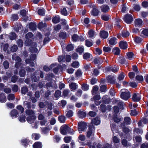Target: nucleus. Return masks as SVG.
I'll list each match as a JSON object with an SVG mask.
<instances>
[{
	"mask_svg": "<svg viewBox=\"0 0 148 148\" xmlns=\"http://www.w3.org/2000/svg\"><path fill=\"white\" fill-rule=\"evenodd\" d=\"M95 127L92 125H89L88 127V129L86 132V136L88 138L92 137L94 135Z\"/></svg>",
	"mask_w": 148,
	"mask_h": 148,
	"instance_id": "1",
	"label": "nucleus"
},
{
	"mask_svg": "<svg viewBox=\"0 0 148 148\" xmlns=\"http://www.w3.org/2000/svg\"><path fill=\"white\" fill-rule=\"evenodd\" d=\"M71 129L66 125H62L60 129V131L61 134L64 135H66L68 132H71Z\"/></svg>",
	"mask_w": 148,
	"mask_h": 148,
	"instance_id": "2",
	"label": "nucleus"
},
{
	"mask_svg": "<svg viewBox=\"0 0 148 148\" xmlns=\"http://www.w3.org/2000/svg\"><path fill=\"white\" fill-rule=\"evenodd\" d=\"M121 90L122 92L120 95L121 97L124 100H127L130 96L129 92L124 89H122Z\"/></svg>",
	"mask_w": 148,
	"mask_h": 148,
	"instance_id": "3",
	"label": "nucleus"
},
{
	"mask_svg": "<svg viewBox=\"0 0 148 148\" xmlns=\"http://www.w3.org/2000/svg\"><path fill=\"white\" fill-rule=\"evenodd\" d=\"M123 20L127 24H130L133 21V18L132 16L129 14H126L123 18Z\"/></svg>",
	"mask_w": 148,
	"mask_h": 148,
	"instance_id": "4",
	"label": "nucleus"
},
{
	"mask_svg": "<svg viewBox=\"0 0 148 148\" xmlns=\"http://www.w3.org/2000/svg\"><path fill=\"white\" fill-rule=\"evenodd\" d=\"M105 70L107 71H112L114 73H116L119 70V68L116 65L114 66L113 67L107 66Z\"/></svg>",
	"mask_w": 148,
	"mask_h": 148,
	"instance_id": "5",
	"label": "nucleus"
},
{
	"mask_svg": "<svg viewBox=\"0 0 148 148\" xmlns=\"http://www.w3.org/2000/svg\"><path fill=\"white\" fill-rule=\"evenodd\" d=\"M86 123L83 122H80L78 124V130L80 132L85 131L86 129Z\"/></svg>",
	"mask_w": 148,
	"mask_h": 148,
	"instance_id": "6",
	"label": "nucleus"
},
{
	"mask_svg": "<svg viewBox=\"0 0 148 148\" xmlns=\"http://www.w3.org/2000/svg\"><path fill=\"white\" fill-rule=\"evenodd\" d=\"M31 103L30 102H28L27 101H25L23 102V105L25 107L28 109H30L31 108L33 109L35 108L36 105L35 104L31 105Z\"/></svg>",
	"mask_w": 148,
	"mask_h": 148,
	"instance_id": "7",
	"label": "nucleus"
},
{
	"mask_svg": "<svg viewBox=\"0 0 148 148\" xmlns=\"http://www.w3.org/2000/svg\"><path fill=\"white\" fill-rule=\"evenodd\" d=\"M25 44L26 46H34L35 47H37L36 44L34 42H32L31 40L27 39L25 42Z\"/></svg>",
	"mask_w": 148,
	"mask_h": 148,
	"instance_id": "8",
	"label": "nucleus"
},
{
	"mask_svg": "<svg viewBox=\"0 0 148 148\" xmlns=\"http://www.w3.org/2000/svg\"><path fill=\"white\" fill-rule=\"evenodd\" d=\"M148 123V120L146 118H142L138 123V125L139 127L143 126L145 124Z\"/></svg>",
	"mask_w": 148,
	"mask_h": 148,
	"instance_id": "9",
	"label": "nucleus"
},
{
	"mask_svg": "<svg viewBox=\"0 0 148 148\" xmlns=\"http://www.w3.org/2000/svg\"><path fill=\"white\" fill-rule=\"evenodd\" d=\"M36 118V117L35 115H33L27 116L26 118V120L29 123H34Z\"/></svg>",
	"mask_w": 148,
	"mask_h": 148,
	"instance_id": "10",
	"label": "nucleus"
},
{
	"mask_svg": "<svg viewBox=\"0 0 148 148\" xmlns=\"http://www.w3.org/2000/svg\"><path fill=\"white\" fill-rule=\"evenodd\" d=\"M90 148H95V146L96 145V144L95 142L93 143L91 145L90 143H88L86 144ZM102 145L100 143H98L97 145V148H102Z\"/></svg>",
	"mask_w": 148,
	"mask_h": 148,
	"instance_id": "11",
	"label": "nucleus"
},
{
	"mask_svg": "<svg viewBox=\"0 0 148 148\" xmlns=\"http://www.w3.org/2000/svg\"><path fill=\"white\" fill-rule=\"evenodd\" d=\"M100 8L101 12L103 13L108 12L110 10L109 6L106 4L102 5L100 6Z\"/></svg>",
	"mask_w": 148,
	"mask_h": 148,
	"instance_id": "12",
	"label": "nucleus"
},
{
	"mask_svg": "<svg viewBox=\"0 0 148 148\" xmlns=\"http://www.w3.org/2000/svg\"><path fill=\"white\" fill-rule=\"evenodd\" d=\"M107 81L108 82L111 84H113L114 83L115 79L113 76L109 75L106 78Z\"/></svg>",
	"mask_w": 148,
	"mask_h": 148,
	"instance_id": "13",
	"label": "nucleus"
},
{
	"mask_svg": "<svg viewBox=\"0 0 148 148\" xmlns=\"http://www.w3.org/2000/svg\"><path fill=\"white\" fill-rule=\"evenodd\" d=\"M108 35V32L105 31H102L100 32V36L101 38L105 39L107 38Z\"/></svg>",
	"mask_w": 148,
	"mask_h": 148,
	"instance_id": "14",
	"label": "nucleus"
},
{
	"mask_svg": "<svg viewBox=\"0 0 148 148\" xmlns=\"http://www.w3.org/2000/svg\"><path fill=\"white\" fill-rule=\"evenodd\" d=\"M100 123V121L98 117H96L92 120L91 122V124L90 125H97Z\"/></svg>",
	"mask_w": 148,
	"mask_h": 148,
	"instance_id": "15",
	"label": "nucleus"
},
{
	"mask_svg": "<svg viewBox=\"0 0 148 148\" xmlns=\"http://www.w3.org/2000/svg\"><path fill=\"white\" fill-rule=\"evenodd\" d=\"M127 45L126 42L121 41L119 43V47L122 49H125L127 48Z\"/></svg>",
	"mask_w": 148,
	"mask_h": 148,
	"instance_id": "16",
	"label": "nucleus"
},
{
	"mask_svg": "<svg viewBox=\"0 0 148 148\" xmlns=\"http://www.w3.org/2000/svg\"><path fill=\"white\" fill-rule=\"evenodd\" d=\"M142 23L143 21L140 18L136 19L134 21L135 26L137 27H139L141 26Z\"/></svg>",
	"mask_w": 148,
	"mask_h": 148,
	"instance_id": "17",
	"label": "nucleus"
},
{
	"mask_svg": "<svg viewBox=\"0 0 148 148\" xmlns=\"http://www.w3.org/2000/svg\"><path fill=\"white\" fill-rule=\"evenodd\" d=\"M140 95L138 93H134L132 96L133 100L134 101H138L140 99Z\"/></svg>",
	"mask_w": 148,
	"mask_h": 148,
	"instance_id": "18",
	"label": "nucleus"
},
{
	"mask_svg": "<svg viewBox=\"0 0 148 148\" xmlns=\"http://www.w3.org/2000/svg\"><path fill=\"white\" fill-rule=\"evenodd\" d=\"M122 145L125 147H128L131 145L130 143H129L125 139H123L121 140Z\"/></svg>",
	"mask_w": 148,
	"mask_h": 148,
	"instance_id": "19",
	"label": "nucleus"
},
{
	"mask_svg": "<svg viewBox=\"0 0 148 148\" xmlns=\"http://www.w3.org/2000/svg\"><path fill=\"white\" fill-rule=\"evenodd\" d=\"M93 62L95 64H97L102 63L103 61L102 59L100 57L95 58L94 59Z\"/></svg>",
	"mask_w": 148,
	"mask_h": 148,
	"instance_id": "20",
	"label": "nucleus"
},
{
	"mask_svg": "<svg viewBox=\"0 0 148 148\" xmlns=\"http://www.w3.org/2000/svg\"><path fill=\"white\" fill-rule=\"evenodd\" d=\"M102 101L106 104H108L110 102V99L107 95L103 96L102 98Z\"/></svg>",
	"mask_w": 148,
	"mask_h": 148,
	"instance_id": "21",
	"label": "nucleus"
},
{
	"mask_svg": "<svg viewBox=\"0 0 148 148\" xmlns=\"http://www.w3.org/2000/svg\"><path fill=\"white\" fill-rule=\"evenodd\" d=\"M99 11L96 8H94L91 12V14L92 16H96L98 15Z\"/></svg>",
	"mask_w": 148,
	"mask_h": 148,
	"instance_id": "22",
	"label": "nucleus"
},
{
	"mask_svg": "<svg viewBox=\"0 0 148 148\" xmlns=\"http://www.w3.org/2000/svg\"><path fill=\"white\" fill-rule=\"evenodd\" d=\"M36 72H35L34 75H32L31 77V79L32 81H34V82H36L38 81L39 79V77L38 76H36Z\"/></svg>",
	"mask_w": 148,
	"mask_h": 148,
	"instance_id": "23",
	"label": "nucleus"
},
{
	"mask_svg": "<svg viewBox=\"0 0 148 148\" xmlns=\"http://www.w3.org/2000/svg\"><path fill=\"white\" fill-rule=\"evenodd\" d=\"M45 104L47 107V108L50 110H52L53 108V104L51 102L45 101Z\"/></svg>",
	"mask_w": 148,
	"mask_h": 148,
	"instance_id": "24",
	"label": "nucleus"
},
{
	"mask_svg": "<svg viewBox=\"0 0 148 148\" xmlns=\"http://www.w3.org/2000/svg\"><path fill=\"white\" fill-rule=\"evenodd\" d=\"M117 43V39L115 37L111 38L109 41V43L111 45H114Z\"/></svg>",
	"mask_w": 148,
	"mask_h": 148,
	"instance_id": "25",
	"label": "nucleus"
},
{
	"mask_svg": "<svg viewBox=\"0 0 148 148\" xmlns=\"http://www.w3.org/2000/svg\"><path fill=\"white\" fill-rule=\"evenodd\" d=\"M10 114L11 116L16 117L18 116V112L16 110L14 109L11 111Z\"/></svg>",
	"mask_w": 148,
	"mask_h": 148,
	"instance_id": "26",
	"label": "nucleus"
},
{
	"mask_svg": "<svg viewBox=\"0 0 148 148\" xmlns=\"http://www.w3.org/2000/svg\"><path fill=\"white\" fill-rule=\"evenodd\" d=\"M77 114L79 118H83L86 115V114L85 112L80 110L78 112Z\"/></svg>",
	"mask_w": 148,
	"mask_h": 148,
	"instance_id": "27",
	"label": "nucleus"
},
{
	"mask_svg": "<svg viewBox=\"0 0 148 148\" xmlns=\"http://www.w3.org/2000/svg\"><path fill=\"white\" fill-rule=\"evenodd\" d=\"M12 58L13 60H15L16 62H21V59L17 56L16 53H14L12 56Z\"/></svg>",
	"mask_w": 148,
	"mask_h": 148,
	"instance_id": "28",
	"label": "nucleus"
},
{
	"mask_svg": "<svg viewBox=\"0 0 148 148\" xmlns=\"http://www.w3.org/2000/svg\"><path fill=\"white\" fill-rule=\"evenodd\" d=\"M6 99L4 93L0 94V101L4 102L6 101Z\"/></svg>",
	"mask_w": 148,
	"mask_h": 148,
	"instance_id": "29",
	"label": "nucleus"
},
{
	"mask_svg": "<svg viewBox=\"0 0 148 148\" xmlns=\"http://www.w3.org/2000/svg\"><path fill=\"white\" fill-rule=\"evenodd\" d=\"M42 144L40 142H36L33 145L34 148H42Z\"/></svg>",
	"mask_w": 148,
	"mask_h": 148,
	"instance_id": "30",
	"label": "nucleus"
},
{
	"mask_svg": "<svg viewBox=\"0 0 148 148\" xmlns=\"http://www.w3.org/2000/svg\"><path fill=\"white\" fill-rule=\"evenodd\" d=\"M9 37L10 40H13L16 39V36L14 32H12L10 34Z\"/></svg>",
	"mask_w": 148,
	"mask_h": 148,
	"instance_id": "31",
	"label": "nucleus"
},
{
	"mask_svg": "<svg viewBox=\"0 0 148 148\" xmlns=\"http://www.w3.org/2000/svg\"><path fill=\"white\" fill-rule=\"evenodd\" d=\"M55 66V64H53L51 65L50 67H48L46 66H45L43 67V70L44 71L48 72L53 67Z\"/></svg>",
	"mask_w": 148,
	"mask_h": 148,
	"instance_id": "32",
	"label": "nucleus"
},
{
	"mask_svg": "<svg viewBox=\"0 0 148 148\" xmlns=\"http://www.w3.org/2000/svg\"><path fill=\"white\" fill-rule=\"evenodd\" d=\"M133 53L132 52H130L127 53L126 57L127 59L131 60L133 59Z\"/></svg>",
	"mask_w": 148,
	"mask_h": 148,
	"instance_id": "33",
	"label": "nucleus"
},
{
	"mask_svg": "<svg viewBox=\"0 0 148 148\" xmlns=\"http://www.w3.org/2000/svg\"><path fill=\"white\" fill-rule=\"evenodd\" d=\"M101 18L103 20L107 21L110 18V16L108 15L103 14L101 15Z\"/></svg>",
	"mask_w": 148,
	"mask_h": 148,
	"instance_id": "34",
	"label": "nucleus"
},
{
	"mask_svg": "<svg viewBox=\"0 0 148 148\" xmlns=\"http://www.w3.org/2000/svg\"><path fill=\"white\" fill-rule=\"evenodd\" d=\"M28 91V88L27 86H23L21 88V92L22 94L25 95Z\"/></svg>",
	"mask_w": 148,
	"mask_h": 148,
	"instance_id": "35",
	"label": "nucleus"
},
{
	"mask_svg": "<svg viewBox=\"0 0 148 148\" xmlns=\"http://www.w3.org/2000/svg\"><path fill=\"white\" fill-rule=\"evenodd\" d=\"M122 130L123 132L126 134L128 133L130 131V129L127 127H125L124 125H123Z\"/></svg>",
	"mask_w": 148,
	"mask_h": 148,
	"instance_id": "36",
	"label": "nucleus"
},
{
	"mask_svg": "<svg viewBox=\"0 0 148 148\" xmlns=\"http://www.w3.org/2000/svg\"><path fill=\"white\" fill-rule=\"evenodd\" d=\"M26 114L28 115H34L35 112L33 110L31 109H28L25 111Z\"/></svg>",
	"mask_w": 148,
	"mask_h": 148,
	"instance_id": "37",
	"label": "nucleus"
},
{
	"mask_svg": "<svg viewBox=\"0 0 148 148\" xmlns=\"http://www.w3.org/2000/svg\"><path fill=\"white\" fill-rule=\"evenodd\" d=\"M29 27L31 29L34 30L36 29V25L35 23H31L29 24Z\"/></svg>",
	"mask_w": 148,
	"mask_h": 148,
	"instance_id": "38",
	"label": "nucleus"
},
{
	"mask_svg": "<svg viewBox=\"0 0 148 148\" xmlns=\"http://www.w3.org/2000/svg\"><path fill=\"white\" fill-rule=\"evenodd\" d=\"M131 122V119L129 117H126L124 119V123L127 125L130 124Z\"/></svg>",
	"mask_w": 148,
	"mask_h": 148,
	"instance_id": "39",
	"label": "nucleus"
},
{
	"mask_svg": "<svg viewBox=\"0 0 148 148\" xmlns=\"http://www.w3.org/2000/svg\"><path fill=\"white\" fill-rule=\"evenodd\" d=\"M91 56V55L88 53H86L83 55V58L84 59L88 60L90 58V56Z\"/></svg>",
	"mask_w": 148,
	"mask_h": 148,
	"instance_id": "40",
	"label": "nucleus"
},
{
	"mask_svg": "<svg viewBox=\"0 0 148 148\" xmlns=\"http://www.w3.org/2000/svg\"><path fill=\"white\" fill-rule=\"evenodd\" d=\"M69 86L71 89V91H73L77 88V85L76 83H72L69 84Z\"/></svg>",
	"mask_w": 148,
	"mask_h": 148,
	"instance_id": "41",
	"label": "nucleus"
},
{
	"mask_svg": "<svg viewBox=\"0 0 148 148\" xmlns=\"http://www.w3.org/2000/svg\"><path fill=\"white\" fill-rule=\"evenodd\" d=\"M121 119L118 117L117 115H114L113 117V119L114 122L117 123L121 121Z\"/></svg>",
	"mask_w": 148,
	"mask_h": 148,
	"instance_id": "42",
	"label": "nucleus"
},
{
	"mask_svg": "<svg viewBox=\"0 0 148 148\" xmlns=\"http://www.w3.org/2000/svg\"><path fill=\"white\" fill-rule=\"evenodd\" d=\"M73 112L71 110H69L67 112V113L66 115L67 118H71L73 116Z\"/></svg>",
	"mask_w": 148,
	"mask_h": 148,
	"instance_id": "43",
	"label": "nucleus"
},
{
	"mask_svg": "<svg viewBox=\"0 0 148 148\" xmlns=\"http://www.w3.org/2000/svg\"><path fill=\"white\" fill-rule=\"evenodd\" d=\"M4 68L5 69H7L9 67V63L8 62L7 60H5L3 63Z\"/></svg>",
	"mask_w": 148,
	"mask_h": 148,
	"instance_id": "44",
	"label": "nucleus"
},
{
	"mask_svg": "<svg viewBox=\"0 0 148 148\" xmlns=\"http://www.w3.org/2000/svg\"><path fill=\"white\" fill-rule=\"evenodd\" d=\"M7 98L8 100H13L15 99V96L14 94H10L7 96Z\"/></svg>",
	"mask_w": 148,
	"mask_h": 148,
	"instance_id": "45",
	"label": "nucleus"
},
{
	"mask_svg": "<svg viewBox=\"0 0 148 148\" xmlns=\"http://www.w3.org/2000/svg\"><path fill=\"white\" fill-rule=\"evenodd\" d=\"M129 33L125 30L123 31L122 33V36L124 38H126L129 36Z\"/></svg>",
	"mask_w": 148,
	"mask_h": 148,
	"instance_id": "46",
	"label": "nucleus"
},
{
	"mask_svg": "<svg viewBox=\"0 0 148 148\" xmlns=\"http://www.w3.org/2000/svg\"><path fill=\"white\" fill-rule=\"evenodd\" d=\"M112 51L114 54L118 55L120 53L119 49L118 47H115L113 49Z\"/></svg>",
	"mask_w": 148,
	"mask_h": 148,
	"instance_id": "47",
	"label": "nucleus"
},
{
	"mask_svg": "<svg viewBox=\"0 0 148 148\" xmlns=\"http://www.w3.org/2000/svg\"><path fill=\"white\" fill-rule=\"evenodd\" d=\"M40 137L39 134L36 133H34L32 135V138L35 140H38Z\"/></svg>",
	"mask_w": 148,
	"mask_h": 148,
	"instance_id": "48",
	"label": "nucleus"
},
{
	"mask_svg": "<svg viewBox=\"0 0 148 148\" xmlns=\"http://www.w3.org/2000/svg\"><path fill=\"white\" fill-rule=\"evenodd\" d=\"M98 88L97 86H94L93 87L92 90V94L95 95L97 93V92L98 90Z\"/></svg>",
	"mask_w": 148,
	"mask_h": 148,
	"instance_id": "49",
	"label": "nucleus"
},
{
	"mask_svg": "<svg viewBox=\"0 0 148 148\" xmlns=\"http://www.w3.org/2000/svg\"><path fill=\"white\" fill-rule=\"evenodd\" d=\"M47 24L45 23H43V22H40L38 25V28L41 29L46 26Z\"/></svg>",
	"mask_w": 148,
	"mask_h": 148,
	"instance_id": "50",
	"label": "nucleus"
},
{
	"mask_svg": "<svg viewBox=\"0 0 148 148\" xmlns=\"http://www.w3.org/2000/svg\"><path fill=\"white\" fill-rule=\"evenodd\" d=\"M45 11L44 9H40L38 10V13L40 16H43L45 14Z\"/></svg>",
	"mask_w": 148,
	"mask_h": 148,
	"instance_id": "51",
	"label": "nucleus"
},
{
	"mask_svg": "<svg viewBox=\"0 0 148 148\" xmlns=\"http://www.w3.org/2000/svg\"><path fill=\"white\" fill-rule=\"evenodd\" d=\"M58 119L60 123H64L66 120V117L63 116H60L58 117Z\"/></svg>",
	"mask_w": 148,
	"mask_h": 148,
	"instance_id": "52",
	"label": "nucleus"
},
{
	"mask_svg": "<svg viewBox=\"0 0 148 148\" xmlns=\"http://www.w3.org/2000/svg\"><path fill=\"white\" fill-rule=\"evenodd\" d=\"M36 47H35L34 46H31L29 48L30 51L32 53L37 52L38 50Z\"/></svg>",
	"mask_w": 148,
	"mask_h": 148,
	"instance_id": "53",
	"label": "nucleus"
},
{
	"mask_svg": "<svg viewBox=\"0 0 148 148\" xmlns=\"http://www.w3.org/2000/svg\"><path fill=\"white\" fill-rule=\"evenodd\" d=\"M88 34L89 36V37L90 38H93L94 36L95 35L94 31L92 29L89 30Z\"/></svg>",
	"mask_w": 148,
	"mask_h": 148,
	"instance_id": "54",
	"label": "nucleus"
},
{
	"mask_svg": "<svg viewBox=\"0 0 148 148\" xmlns=\"http://www.w3.org/2000/svg\"><path fill=\"white\" fill-rule=\"evenodd\" d=\"M10 49L12 52H15L18 49L17 46L16 45H14L11 47Z\"/></svg>",
	"mask_w": 148,
	"mask_h": 148,
	"instance_id": "55",
	"label": "nucleus"
},
{
	"mask_svg": "<svg viewBox=\"0 0 148 148\" xmlns=\"http://www.w3.org/2000/svg\"><path fill=\"white\" fill-rule=\"evenodd\" d=\"M142 34L143 35V36L142 35V36L148 37V29L143 30L142 32Z\"/></svg>",
	"mask_w": 148,
	"mask_h": 148,
	"instance_id": "56",
	"label": "nucleus"
},
{
	"mask_svg": "<svg viewBox=\"0 0 148 148\" xmlns=\"http://www.w3.org/2000/svg\"><path fill=\"white\" fill-rule=\"evenodd\" d=\"M71 140V137L69 136H66L64 138V141L66 143L70 142Z\"/></svg>",
	"mask_w": 148,
	"mask_h": 148,
	"instance_id": "57",
	"label": "nucleus"
},
{
	"mask_svg": "<svg viewBox=\"0 0 148 148\" xmlns=\"http://www.w3.org/2000/svg\"><path fill=\"white\" fill-rule=\"evenodd\" d=\"M85 44L88 47H90L93 45L92 42L88 40H86L85 41Z\"/></svg>",
	"mask_w": 148,
	"mask_h": 148,
	"instance_id": "58",
	"label": "nucleus"
},
{
	"mask_svg": "<svg viewBox=\"0 0 148 148\" xmlns=\"http://www.w3.org/2000/svg\"><path fill=\"white\" fill-rule=\"evenodd\" d=\"M61 92L60 91L58 90L56 91L54 94V97L56 98H58L61 95Z\"/></svg>",
	"mask_w": 148,
	"mask_h": 148,
	"instance_id": "59",
	"label": "nucleus"
},
{
	"mask_svg": "<svg viewBox=\"0 0 148 148\" xmlns=\"http://www.w3.org/2000/svg\"><path fill=\"white\" fill-rule=\"evenodd\" d=\"M60 18L59 17L55 16L53 18L52 21L54 23H57L60 22Z\"/></svg>",
	"mask_w": 148,
	"mask_h": 148,
	"instance_id": "60",
	"label": "nucleus"
},
{
	"mask_svg": "<svg viewBox=\"0 0 148 148\" xmlns=\"http://www.w3.org/2000/svg\"><path fill=\"white\" fill-rule=\"evenodd\" d=\"M136 79L139 82H141L143 80V77L142 75H138L136 77Z\"/></svg>",
	"mask_w": 148,
	"mask_h": 148,
	"instance_id": "61",
	"label": "nucleus"
},
{
	"mask_svg": "<svg viewBox=\"0 0 148 148\" xmlns=\"http://www.w3.org/2000/svg\"><path fill=\"white\" fill-rule=\"evenodd\" d=\"M100 108L102 112H105L106 110V106L104 104H102L100 105Z\"/></svg>",
	"mask_w": 148,
	"mask_h": 148,
	"instance_id": "62",
	"label": "nucleus"
},
{
	"mask_svg": "<svg viewBox=\"0 0 148 148\" xmlns=\"http://www.w3.org/2000/svg\"><path fill=\"white\" fill-rule=\"evenodd\" d=\"M17 43L18 47H22L23 44V42L21 39H18L17 41Z\"/></svg>",
	"mask_w": 148,
	"mask_h": 148,
	"instance_id": "63",
	"label": "nucleus"
},
{
	"mask_svg": "<svg viewBox=\"0 0 148 148\" xmlns=\"http://www.w3.org/2000/svg\"><path fill=\"white\" fill-rule=\"evenodd\" d=\"M3 90L5 93L7 94L10 93L11 92V90L10 88L7 87L6 86L3 88Z\"/></svg>",
	"mask_w": 148,
	"mask_h": 148,
	"instance_id": "64",
	"label": "nucleus"
}]
</instances>
